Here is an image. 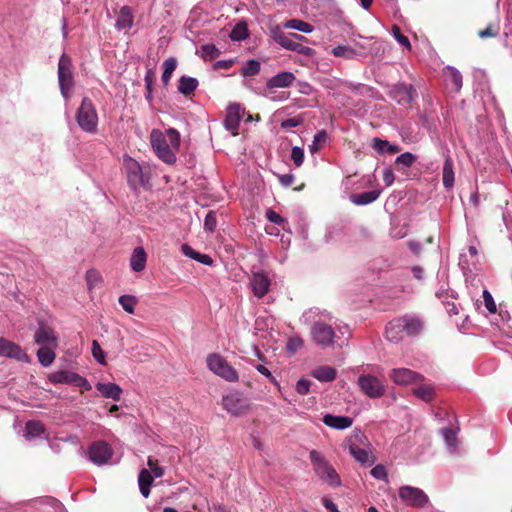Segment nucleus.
<instances>
[{"label":"nucleus","instance_id":"nucleus-1","mask_svg":"<svg viewBox=\"0 0 512 512\" xmlns=\"http://www.w3.org/2000/svg\"><path fill=\"white\" fill-rule=\"evenodd\" d=\"M150 142L155 154L164 163L172 165L176 162V152L180 147V134L174 128H169L166 133L154 129L150 134Z\"/></svg>","mask_w":512,"mask_h":512},{"label":"nucleus","instance_id":"nucleus-2","mask_svg":"<svg viewBox=\"0 0 512 512\" xmlns=\"http://www.w3.org/2000/svg\"><path fill=\"white\" fill-rule=\"evenodd\" d=\"M79 127L86 133L94 134L98 127V114L95 105L88 97H84L76 112Z\"/></svg>","mask_w":512,"mask_h":512},{"label":"nucleus","instance_id":"nucleus-3","mask_svg":"<svg viewBox=\"0 0 512 512\" xmlns=\"http://www.w3.org/2000/svg\"><path fill=\"white\" fill-rule=\"evenodd\" d=\"M208 368L228 382H237L239 379L238 372L232 367L228 361L217 353H212L207 357Z\"/></svg>","mask_w":512,"mask_h":512},{"label":"nucleus","instance_id":"nucleus-4","mask_svg":"<svg viewBox=\"0 0 512 512\" xmlns=\"http://www.w3.org/2000/svg\"><path fill=\"white\" fill-rule=\"evenodd\" d=\"M58 80L61 94L64 98L69 97V93L74 86V78L72 73V61L67 54H62L58 63Z\"/></svg>","mask_w":512,"mask_h":512},{"label":"nucleus","instance_id":"nucleus-5","mask_svg":"<svg viewBox=\"0 0 512 512\" xmlns=\"http://www.w3.org/2000/svg\"><path fill=\"white\" fill-rule=\"evenodd\" d=\"M311 337L313 341L323 347H332L334 345L335 340V330L334 328L322 321H316L311 326Z\"/></svg>","mask_w":512,"mask_h":512},{"label":"nucleus","instance_id":"nucleus-6","mask_svg":"<svg viewBox=\"0 0 512 512\" xmlns=\"http://www.w3.org/2000/svg\"><path fill=\"white\" fill-rule=\"evenodd\" d=\"M223 408L233 416H241L250 410L251 403L241 393L235 392L222 398Z\"/></svg>","mask_w":512,"mask_h":512},{"label":"nucleus","instance_id":"nucleus-7","mask_svg":"<svg viewBox=\"0 0 512 512\" xmlns=\"http://www.w3.org/2000/svg\"><path fill=\"white\" fill-rule=\"evenodd\" d=\"M303 40H307L306 37L296 33H291L289 35L280 33L275 36V41L283 48L301 53L305 56H311L313 50L310 47L304 46L301 43Z\"/></svg>","mask_w":512,"mask_h":512},{"label":"nucleus","instance_id":"nucleus-8","mask_svg":"<svg viewBox=\"0 0 512 512\" xmlns=\"http://www.w3.org/2000/svg\"><path fill=\"white\" fill-rule=\"evenodd\" d=\"M399 498L406 505L416 508H423L429 501L423 490L408 485L399 489Z\"/></svg>","mask_w":512,"mask_h":512},{"label":"nucleus","instance_id":"nucleus-9","mask_svg":"<svg viewBox=\"0 0 512 512\" xmlns=\"http://www.w3.org/2000/svg\"><path fill=\"white\" fill-rule=\"evenodd\" d=\"M49 380H50V382H52L54 384H58V383L73 384L77 387L82 388L85 391H89L92 388L87 379H85L84 377L80 376L77 373L69 372V371H65V370L56 371V372L51 373L49 375Z\"/></svg>","mask_w":512,"mask_h":512},{"label":"nucleus","instance_id":"nucleus-10","mask_svg":"<svg viewBox=\"0 0 512 512\" xmlns=\"http://www.w3.org/2000/svg\"><path fill=\"white\" fill-rule=\"evenodd\" d=\"M361 391L370 398H379L384 395L385 388L382 382L375 376L367 374L358 378Z\"/></svg>","mask_w":512,"mask_h":512},{"label":"nucleus","instance_id":"nucleus-11","mask_svg":"<svg viewBox=\"0 0 512 512\" xmlns=\"http://www.w3.org/2000/svg\"><path fill=\"white\" fill-rule=\"evenodd\" d=\"M88 454L94 464L101 466L108 463L113 455V450L107 442L96 441L89 447Z\"/></svg>","mask_w":512,"mask_h":512},{"label":"nucleus","instance_id":"nucleus-12","mask_svg":"<svg viewBox=\"0 0 512 512\" xmlns=\"http://www.w3.org/2000/svg\"><path fill=\"white\" fill-rule=\"evenodd\" d=\"M389 95L399 105L409 106L416 98L417 93L411 84L399 83L391 89Z\"/></svg>","mask_w":512,"mask_h":512},{"label":"nucleus","instance_id":"nucleus-13","mask_svg":"<svg viewBox=\"0 0 512 512\" xmlns=\"http://www.w3.org/2000/svg\"><path fill=\"white\" fill-rule=\"evenodd\" d=\"M0 356L11 358L17 361L29 362V356L21 348L20 345L9 341L5 338H0Z\"/></svg>","mask_w":512,"mask_h":512},{"label":"nucleus","instance_id":"nucleus-14","mask_svg":"<svg viewBox=\"0 0 512 512\" xmlns=\"http://www.w3.org/2000/svg\"><path fill=\"white\" fill-rule=\"evenodd\" d=\"M389 378L397 385H409L424 379L421 374L408 368L392 369Z\"/></svg>","mask_w":512,"mask_h":512},{"label":"nucleus","instance_id":"nucleus-15","mask_svg":"<svg viewBox=\"0 0 512 512\" xmlns=\"http://www.w3.org/2000/svg\"><path fill=\"white\" fill-rule=\"evenodd\" d=\"M124 167L127 173V180L130 186L137 188L144 183L143 172L140 164L131 157L124 159Z\"/></svg>","mask_w":512,"mask_h":512},{"label":"nucleus","instance_id":"nucleus-16","mask_svg":"<svg viewBox=\"0 0 512 512\" xmlns=\"http://www.w3.org/2000/svg\"><path fill=\"white\" fill-rule=\"evenodd\" d=\"M270 285L271 280L265 272H253L250 279V286L253 294L257 298H263L268 293Z\"/></svg>","mask_w":512,"mask_h":512},{"label":"nucleus","instance_id":"nucleus-17","mask_svg":"<svg viewBox=\"0 0 512 512\" xmlns=\"http://www.w3.org/2000/svg\"><path fill=\"white\" fill-rule=\"evenodd\" d=\"M35 342L41 346H57V336L55 331L46 324H40L34 335Z\"/></svg>","mask_w":512,"mask_h":512},{"label":"nucleus","instance_id":"nucleus-18","mask_svg":"<svg viewBox=\"0 0 512 512\" xmlns=\"http://www.w3.org/2000/svg\"><path fill=\"white\" fill-rule=\"evenodd\" d=\"M241 121V107L238 104L229 106L224 125L233 136L238 135V129Z\"/></svg>","mask_w":512,"mask_h":512},{"label":"nucleus","instance_id":"nucleus-19","mask_svg":"<svg viewBox=\"0 0 512 512\" xmlns=\"http://www.w3.org/2000/svg\"><path fill=\"white\" fill-rule=\"evenodd\" d=\"M402 322V328L404 333L408 336L418 335L424 328V322L417 316L405 315L400 317Z\"/></svg>","mask_w":512,"mask_h":512},{"label":"nucleus","instance_id":"nucleus-20","mask_svg":"<svg viewBox=\"0 0 512 512\" xmlns=\"http://www.w3.org/2000/svg\"><path fill=\"white\" fill-rule=\"evenodd\" d=\"M316 473L322 480L327 482L330 486L337 487L341 484L339 475L328 462L322 463L321 466L317 468Z\"/></svg>","mask_w":512,"mask_h":512},{"label":"nucleus","instance_id":"nucleus-21","mask_svg":"<svg viewBox=\"0 0 512 512\" xmlns=\"http://www.w3.org/2000/svg\"><path fill=\"white\" fill-rule=\"evenodd\" d=\"M295 79L296 77L293 73L284 71L270 78L266 86L269 89L286 88L291 86Z\"/></svg>","mask_w":512,"mask_h":512},{"label":"nucleus","instance_id":"nucleus-22","mask_svg":"<svg viewBox=\"0 0 512 512\" xmlns=\"http://www.w3.org/2000/svg\"><path fill=\"white\" fill-rule=\"evenodd\" d=\"M323 423L333 429L343 430L352 426L353 419L348 416L326 414L323 417Z\"/></svg>","mask_w":512,"mask_h":512},{"label":"nucleus","instance_id":"nucleus-23","mask_svg":"<svg viewBox=\"0 0 512 512\" xmlns=\"http://www.w3.org/2000/svg\"><path fill=\"white\" fill-rule=\"evenodd\" d=\"M401 318H395L386 325L385 337L389 341L398 342L402 340L404 329L402 328Z\"/></svg>","mask_w":512,"mask_h":512},{"label":"nucleus","instance_id":"nucleus-24","mask_svg":"<svg viewBox=\"0 0 512 512\" xmlns=\"http://www.w3.org/2000/svg\"><path fill=\"white\" fill-rule=\"evenodd\" d=\"M96 389L105 398H111L114 401H119L122 395V389L118 384L115 383H97Z\"/></svg>","mask_w":512,"mask_h":512},{"label":"nucleus","instance_id":"nucleus-25","mask_svg":"<svg viewBox=\"0 0 512 512\" xmlns=\"http://www.w3.org/2000/svg\"><path fill=\"white\" fill-rule=\"evenodd\" d=\"M134 24V16L129 6H123L116 20L115 27L118 30L130 29Z\"/></svg>","mask_w":512,"mask_h":512},{"label":"nucleus","instance_id":"nucleus-26","mask_svg":"<svg viewBox=\"0 0 512 512\" xmlns=\"http://www.w3.org/2000/svg\"><path fill=\"white\" fill-rule=\"evenodd\" d=\"M349 453L361 464L371 466L375 462V457L369 454L365 449L358 447L356 444H349Z\"/></svg>","mask_w":512,"mask_h":512},{"label":"nucleus","instance_id":"nucleus-27","mask_svg":"<svg viewBox=\"0 0 512 512\" xmlns=\"http://www.w3.org/2000/svg\"><path fill=\"white\" fill-rule=\"evenodd\" d=\"M147 255L143 247H136L130 259V266L135 272H141L145 269Z\"/></svg>","mask_w":512,"mask_h":512},{"label":"nucleus","instance_id":"nucleus-28","mask_svg":"<svg viewBox=\"0 0 512 512\" xmlns=\"http://www.w3.org/2000/svg\"><path fill=\"white\" fill-rule=\"evenodd\" d=\"M311 375L321 382H331L336 378L337 371L331 366H319L311 372Z\"/></svg>","mask_w":512,"mask_h":512},{"label":"nucleus","instance_id":"nucleus-29","mask_svg":"<svg viewBox=\"0 0 512 512\" xmlns=\"http://www.w3.org/2000/svg\"><path fill=\"white\" fill-rule=\"evenodd\" d=\"M139 489L143 497L148 498L150 487L153 484V476L147 469H142L138 477Z\"/></svg>","mask_w":512,"mask_h":512},{"label":"nucleus","instance_id":"nucleus-30","mask_svg":"<svg viewBox=\"0 0 512 512\" xmlns=\"http://www.w3.org/2000/svg\"><path fill=\"white\" fill-rule=\"evenodd\" d=\"M198 80L193 77L182 76L179 79L178 90L181 94L188 97L196 90Z\"/></svg>","mask_w":512,"mask_h":512},{"label":"nucleus","instance_id":"nucleus-31","mask_svg":"<svg viewBox=\"0 0 512 512\" xmlns=\"http://www.w3.org/2000/svg\"><path fill=\"white\" fill-rule=\"evenodd\" d=\"M442 181L447 189L452 188L454 185V164L450 157H447L444 162Z\"/></svg>","mask_w":512,"mask_h":512},{"label":"nucleus","instance_id":"nucleus-32","mask_svg":"<svg viewBox=\"0 0 512 512\" xmlns=\"http://www.w3.org/2000/svg\"><path fill=\"white\" fill-rule=\"evenodd\" d=\"M413 394L425 402H431L435 398V390L431 384H422L413 388Z\"/></svg>","mask_w":512,"mask_h":512},{"label":"nucleus","instance_id":"nucleus-33","mask_svg":"<svg viewBox=\"0 0 512 512\" xmlns=\"http://www.w3.org/2000/svg\"><path fill=\"white\" fill-rule=\"evenodd\" d=\"M380 195L379 190H371L352 196V202L356 205H367L374 202Z\"/></svg>","mask_w":512,"mask_h":512},{"label":"nucleus","instance_id":"nucleus-34","mask_svg":"<svg viewBox=\"0 0 512 512\" xmlns=\"http://www.w3.org/2000/svg\"><path fill=\"white\" fill-rule=\"evenodd\" d=\"M52 347L53 346H41L37 351L38 360L45 367L51 365L56 357Z\"/></svg>","mask_w":512,"mask_h":512},{"label":"nucleus","instance_id":"nucleus-35","mask_svg":"<svg viewBox=\"0 0 512 512\" xmlns=\"http://www.w3.org/2000/svg\"><path fill=\"white\" fill-rule=\"evenodd\" d=\"M248 36L249 31L245 21L237 23L229 34V37L232 41H242L248 38Z\"/></svg>","mask_w":512,"mask_h":512},{"label":"nucleus","instance_id":"nucleus-36","mask_svg":"<svg viewBox=\"0 0 512 512\" xmlns=\"http://www.w3.org/2000/svg\"><path fill=\"white\" fill-rule=\"evenodd\" d=\"M176 67L177 60L174 57H170L163 62V73L161 79L165 87L169 84V81Z\"/></svg>","mask_w":512,"mask_h":512},{"label":"nucleus","instance_id":"nucleus-37","mask_svg":"<svg viewBox=\"0 0 512 512\" xmlns=\"http://www.w3.org/2000/svg\"><path fill=\"white\" fill-rule=\"evenodd\" d=\"M44 433V426L40 421L30 420L25 425V436L27 438L39 437Z\"/></svg>","mask_w":512,"mask_h":512},{"label":"nucleus","instance_id":"nucleus-38","mask_svg":"<svg viewBox=\"0 0 512 512\" xmlns=\"http://www.w3.org/2000/svg\"><path fill=\"white\" fill-rule=\"evenodd\" d=\"M416 160V155L410 152H405L396 158L395 167L397 170H401L402 168H409L416 162Z\"/></svg>","mask_w":512,"mask_h":512},{"label":"nucleus","instance_id":"nucleus-39","mask_svg":"<svg viewBox=\"0 0 512 512\" xmlns=\"http://www.w3.org/2000/svg\"><path fill=\"white\" fill-rule=\"evenodd\" d=\"M285 28L295 29L303 33H310L313 31V26L308 22L299 20V19H291L286 21L284 24Z\"/></svg>","mask_w":512,"mask_h":512},{"label":"nucleus","instance_id":"nucleus-40","mask_svg":"<svg viewBox=\"0 0 512 512\" xmlns=\"http://www.w3.org/2000/svg\"><path fill=\"white\" fill-rule=\"evenodd\" d=\"M331 53L335 56V57H343V58H346V59H353L354 57H356L358 55L357 51L350 47V46H344V45H339V46H336L332 49Z\"/></svg>","mask_w":512,"mask_h":512},{"label":"nucleus","instance_id":"nucleus-41","mask_svg":"<svg viewBox=\"0 0 512 512\" xmlns=\"http://www.w3.org/2000/svg\"><path fill=\"white\" fill-rule=\"evenodd\" d=\"M220 55V50L214 44L201 46V56L205 61L214 60Z\"/></svg>","mask_w":512,"mask_h":512},{"label":"nucleus","instance_id":"nucleus-42","mask_svg":"<svg viewBox=\"0 0 512 512\" xmlns=\"http://www.w3.org/2000/svg\"><path fill=\"white\" fill-rule=\"evenodd\" d=\"M261 64L257 60H249L242 68L241 74L245 77L257 75L260 72Z\"/></svg>","mask_w":512,"mask_h":512},{"label":"nucleus","instance_id":"nucleus-43","mask_svg":"<svg viewBox=\"0 0 512 512\" xmlns=\"http://www.w3.org/2000/svg\"><path fill=\"white\" fill-rule=\"evenodd\" d=\"M119 303L127 313L132 314L134 312L137 300L134 296L122 295L119 297Z\"/></svg>","mask_w":512,"mask_h":512},{"label":"nucleus","instance_id":"nucleus-44","mask_svg":"<svg viewBox=\"0 0 512 512\" xmlns=\"http://www.w3.org/2000/svg\"><path fill=\"white\" fill-rule=\"evenodd\" d=\"M392 34L393 36L396 38V40L402 45L404 46L405 48H407L408 50L411 49V44H410V41L409 39L402 34L401 32V29L399 26L397 25H393L392 26Z\"/></svg>","mask_w":512,"mask_h":512},{"label":"nucleus","instance_id":"nucleus-45","mask_svg":"<svg viewBox=\"0 0 512 512\" xmlns=\"http://www.w3.org/2000/svg\"><path fill=\"white\" fill-rule=\"evenodd\" d=\"M93 357L101 364L105 363V353L97 340L92 341L91 349Z\"/></svg>","mask_w":512,"mask_h":512},{"label":"nucleus","instance_id":"nucleus-46","mask_svg":"<svg viewBox=\"0 0 512 512\" xmlns=\"http://www.w3.org/2000/svg\"><path fill=\"white\" fill-rule=\"evenodd\" d=\"M448 71L450 73V80L454 85L456 91H459L462 88V75L461 73L452 67H448Z\"/></svg>","mask_w":512,"mask_h":512},{"label":"nucleus","instance_id":"nucleus-47","mask_svg":"<svg viewBox=\"0 0 512 512\" xmlns=\"http://www.w3.org/2000/svg\"><path fill=\"white\" fill-rule=\"evenodd\" d=\"M217 225L216 213L209 211L204 219V228L209 232H213Z\"/></svg>","mask_w":512,"mask_h":512},{"label":"nucleus","instance_id":"nucleus-48","mask_svg":"<svg viewBox=\"0 0 512 512\" xmlns=\"http://www.w3.org/2000/svg\"><path fill=\"white\" fill-rule=\"evenodd\" d=\"M443 437L449 447L455 448L456 447V433L451 428H445L442 431Z\"/></svg>","mask_w":512,"mask_h":512},{"label":"nucleus","instance_id":"nucleus-49","mask_svg":"<svg viewBox=\"0 0 512 512\" xmlns=\"http://www.w3.org/2000/svg\"><path fill=\"white\" fill-rule=\"evenodd\" d=\"M100 276L97 271L95 270H89L86 273V282L88 289L94 288L99 282H100Z\"/></svg>","mask_w":512,"mask_h":512},{"label":"nucleus","instance_id":"nucleus-50","mask_svg":"<svg viewBox=\"0 0 512 512\" xmlns=\"http://www.w3.org/2000/svg\"><path fill=\"white\" fill-rule=\"evenodd\" d=\"M147 465L151 469L154 477H162L164 475V469L158 465V460L152 457L148 458Z\"/></svg>","mask_w":512,"mask_h":512},{"label":"nucleus","instance_id":"nucleus-51","mask_svg":"<svg viewBox=\"0 0 512 512\" xmlns=\"http://www.w3.org/2000/svg\"><path fill=\"white\" fill-rule=\"evenodd\" d=\"M291 159L297 167H300L304 160V151L300 147H293L291 152Z\"/></svg>","mask_w":512,"mask_h":512},{"label":"nucleus","instance_id":"nucleus-52","mask_svg":"<svg viewBox=\"0 0 512 512\" xmlns=\"http://www.w3.org/2000/svg\"><path fill=\"white\" fill-rule=\"evenodd\" d=\"M326 139H327V133L326 131L322 130L320 132H318L315 136H314V141H313V144L311 146V152H316L318 151L319 149V145L323 144L326 142Z\"/></svg>","mask_w":512,"mask_h":512},{"label":"nucleus","instance_id":"nucleus-53","mask_svg":"<svg viewBox=\"0 0 512 512\" xmlns=\"http://www.w3.org/2000/svg\"><path fill=\"white\" fill-rule=\"evenodd\" d=\"M483 298H484V303H485L486 309L490 313H495L497 311L496 304L494 302L492 295L490 294V292L488 290H484Z\"/></svg>","mask_w":512,"mask_h":512},{"label":"nucleus","instance_id":"nucleus-54","mask_svg":"<svg viewBox=\"0 0 512 512\" xmlns=\"http://www.w3.org/2000/svg\"><path fill=\"white\" fill-rule=\"evenodd\" d=\"M370 473L374 478L378 480H385L387 478L386 468L381 464L374 466Z\"/></svg>","mask_w":512,"mask_h":512},{"label":"nucleus","instance_id":"nucleus-55","mask_svg":"<svg viewBox=\"0 0 512 512\" xmlns=\"http://www.w3.org/2000/svg\"><path fill=\"white\" fill-rule=\"evenodd\" d=\"M266 217L270 222L277 225H282L285 222V219L273 209L266 210Z\"/></svg>","mask_w":512,"mask_h":512},{"label":"nucleus","instance_id":"nucleus-56","mask_svg":"<svg viewBox=\"0 0 512 512\" xmlns=\"http://www.w3.org/2000/svg\"><path fill=\"white\" fill-rule=\"evenodd\" d=\"M499 33L498 28H493L492 25H488L485 29L478 31V36L480 38H488V37H496Z\"/></svg>","mask_w":512,"mask_h":512},{"label":"nucleus","instance_id":"nucleus-57","mask_svg":"<svg viewBox=\"0 0 512 512\" xmlns=\"http://www.w3.org/2000/svg\"><path fill=\"white\" fill-rule=\"evenodd\" d=\"M310 460L315 466V471H317V468H319L322 463H327L323 456L316 450L310 452Z\"/></svg>","mask_w":512,"mask_h":512},{"label":"nucleus","instance_id":"nucleus-58","mask_svg":"<svg viewBox=\"0 0 512 512\" xmlns=\"http://www.w3.org/2000/svg\"><path fill=\"white\" fill-rule=\"evenodd\" d=\"M311 382L306 379H300L296 384V391L301 395H306L309 392Z\"/></svg>","mask_w":512,"mask_h":512},{"label":"nucleus","instance_id":"nucleus-59","mask_svg":"<svg viewBox=\"0 0 512 512\" xmlns=\"http://www.w3.org/2000/svg\"><path fill=\"white\" fill-rule=\"evenodd\" d=\"M256 369L258 372H260L262 375L266 376L271 383L275 384V385H278V382L277 380L275 379V377L271 374V372L268 370L267 367H265L264 365H257L256 366Z\"/></svg>","mask_w":512,"mask_h":512},{"label":"nucleus","instance_id":"nucleus-60","mask_svg":"<svg viewBox=\"0 0 512 512\" xmlns=\"http://www.w3.org/2000/svg\"><path fill=\"white\" fill-rule=\"evenodd\" d=\"M383 181L386 186H391L395 180V175L390 168H385L383 170Z\"/></svg>","mask_w":512,"mask_h":512},{"label":"nucleus","instance_id":"nucleus-61","mask_svg":"<svg viewBox=\"0 0 512 512\" xmlns=\"http://www.w3.org/2000/svg\"><path fill=\"white\" fill-rule=\"evenodd\" d=\"M387 145H388V141L387 140H382V139L377 138V137L373 139L372 147L375 150H377L379 153H383L384 149L387 148Z\"/></svg>","mask_w":512,"mask_h":512},{"label":"nucleus","instance_id":"nucleus-62","mask_svg":"<svg viewBox=\"0 0 512 512\" xmlns=\"http://www.w3.org/2000/svg\"><path fill=\"white\" fill-rule=\"evenodd\" d=\"M303 346V341L301 338H292L288 341L287 348L288 350L295 352L297 349Z\"/></svg>","mask_w":512,"mask_h":512},{"label":"nucleus","instance_id":"nucleus-63","mask_svg":"<svg viewBox=\"0 0 512 512\" xmlns=\"http://www.w3.org/2000/svg\"><path fill=\"white\" fill-rule=\"evenodd\" d=\"M278 179L284 187H288L293 184L295 178L293 174H283L279 175Z\"/></svg>","mask_w":512,"mask_h":512},{"label":"nucleus","instance_id":"nucleus-64","mask_svg":"<svg viewBox=\"0 0 512 512\" xmlns=\"http://www.w3.org/2000/svg\"><path fill=\"white\" fill-rule=\"evenodd\" d=\"M182 252L184 253L185 256H187L191 259H194V260H196V258L198 257V254H199V252L195 251L188 244L182 245Z\"/></svg>","mask_w":512,"mask_h":512}]
</instances>
